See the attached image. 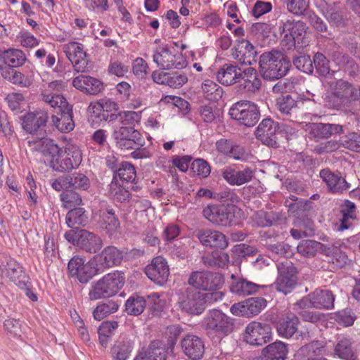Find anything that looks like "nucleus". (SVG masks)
Here are the masks:
<instances>
[{
    "instance_id": "29",
    "label": "nucleus",
    "mask_w": 360,
    "mask_h": 360,
    "mask_svg": "<svg viewBox=\"0 0 360 360\" xmlns=\"http://www.w3.org/2000/svg\"><path fill=\"white\" fill-rule=\"evenodd\" d=\"M320 177L326 184L328 190L333 193H342L349 190L350 185L339 173H334L329 169L320 172Z\"/></svg>"
},
{
    "instance_id": "54",
    "label": "nucleus",
    "mask_w": 360,
    "mask_h": 360,
    "mask_svg": "<svg viewBox=\"0 0 360 360\" xmlns=\"http://www.w3.org/2000/svg\"><path fill=\"white\" fill-rule=\"evenodd\" d=\"M292 63L297 69L304 73L311 74L314 71L313 60L308 55L294 56Z\"/></svg>"
},
{
    "instance_id": "27",
    "label": "nucleus",
    "mask_w": 360,
    "mask_h": 360,
    "mask_svg": "<svg viewBox=\"0 0 360 360\" xmlns=\"http://www.w3.org/2000/svg\"><path fill=\"white\" fill-rule=\"evenodd\" d=\"M231 283L230 284V291L238 296H248L259 292V289L264 288L263 285L256 284L243 277H238L234 274L231 276Z\"/></svg>"
},
{
    "instance_id": "45",
    "label": "nucleus",
    "mask_w": 360,
    "mask_h": 360,
    "mask_svg": "<svg viewBox=\"0 0 360 360\" xmlns=\"http://www.w3.org/2000/svg\"><path fill=\"white\" fill-rule=\"evenodd\" d=\"M329 63V60L323 53L317 52L314 54L313 65L314 64L316 72L321 76L331 78L335 74V72L330 70Z\"/></svg>"
},
{
    "instance_id": "24",
    "label": "nucleus",
    "mask_w": 360,
    "mask_h": 360,
    "mask_svg": "<svg viewBox=\"0 0 360 360\" xmlns=\"http://www.w3.org/2000/svg\"><path fill=\"white\" fill-rule=\"evenodd\" d=\"M183 353L191 360L201 359L205 353V344L198 336L188 334L181 340Z\"/></svg>"
},
{
    "instance_id": "4",
    "label": "nucleus",
    "mask_w": 360,
    "mask_h": 360,
    "mask_svg": "<svg viewBox=\"0 0 360 360\" xmlns=\"http://www.w3.org/2000/svg\"><path fill=\"white\" fill-rule=\"evenodd\" d=\"M331 92L328 96V104L334 109L339 110L359 99L357 90L348 82L337 79L327 82Z\"/></svg>"
},
{
    "instance_id": "48",
    "label": "nucleus",
    "mask_w": 360,
    "mask_h": 360,
    "mask_svg": "<svg viewBox=\"0 0 360 360\" xmlns=\"http://www.w3.org/2000/svg\"><path fill=\"white\" fill-rule=\"evenodd\" d=\"M335 354L345 360H355L356 356L352 348L349 340L344 338L340 340L335 348Z\"/></svg>"
},
{
    "instance_id": "13",
    "label": "nucleus",
    "mask_w": 360,
    "mask_h": 360,
    "mask_svg": "<svg viewBox=\"0 0 360 360\" xmlns=\"http://www.w3.org/2000/svg\"><path fill=\"white\" fill-rule=\"evenodd\" d=\"M188 283L197 290H214L219 289L223 285L224 280L219 274L208 271H195L191 274Z\"/></svg>"
},
{
    "instance_id": "51",
    "label": "nucleus",
    "mask_w": 360,
    "mask_h": 360,
    "mask_svg": "<svg viewBox=\"0 0 360 360\" xmlns=\"http://www.w3.org/2000/svg\"><path fill=\"white\" fill-rule=\"evenodd\" d=\"M101 270L98 266H94V262H89L79 269L78 274L75 276L82 283H88L98 271Z\"/></svg>"
},
{
    "instance_id": "40",
    "label": "nucleus",
    "mask_w": 360,
    "mask_h": 360,
    "mask_svg": "<svg viewBox=\"0 0 360 360\" xmlns=\"http://www.w3.org/2000/svg\"><path fill=\"white\" fill-rule=\"evenodd\" d=\"M323 254L327 256L328 262H332L337 268H342L347 264V256L337 246L326 245Z\"/></svg>"
},
{
    "instance_id": "19",
    "label": "nucleus",
    "mask_w": 360,
    "mask_h": 360,
    "mask_svg": "<svg viewBox=\"0 0 360 360\" xmlns=\"http://www.w3.org/2000/svg\"><path fill=\"white\" fill-rule=\"evenodd\" d=\"M279 124L270 118L264 119L258 125L255 132L257 139L264 144L273 147H278L276 134L279 130Z\"/></svg>"
},
{
    "instance_id": "34",
    "label": "nucleus",
    "mask_w": 360,
    "mask_h": 360,
    "mask_svg": "<svg viewBox=\"0 0 360 360\" xmlns=\"http://www.w3.org/2000/svg\"><path fill=\"white\" fill-rule=\"evenodd\" d=\"M134 342L128 337H120L111 347L112 360H127L132 352Z\"/></svg>"
},
{
    "instance_id": "1",
    "label": "nucleus",
    "mask_w": 360,
    "mask_h": 360,
    "mask_svg": "<svg viewBox=\"0 0 360 360\" xmlns=\"http://www.w3.org/2000/svg\"><path fill=\"white\" fill-rule=\"evenodd\" d=\"M259 73L265 80H276L285 76L291 67L290 59L278 51L263 53L259 57Z\"/></svg>"
},
{
    "instance_id": "6",
    "label": "nucleus",
    "mask_w": 360,
    "mask_h": 360,
    "mask_svg": "<svg viewBox=\"0 0 360 360\" xmlns=\"http://www.w3.org/2000/svg\"><path fill=\"white\" fill-rule=\"evenodd\" d=\"M2 274H5L11 282L20 289L25 291V295L32 301L37 300V296L30 290L31 283L28 276L25 273L22 266L14 259L7 258L6 264L1 265Z\"/></svg>"
},
{
    "instance_id": "61",
    "label": "nucleus",
    "mask_w": 360,
    "mask_h": 360,
    "mask_svg": "<svg viewBox=\"0 0 360 360\" xmlns=\"http://www.w3.org/2000/svg\"><path fill=\"white\" fill-rule=\"evenodd\" d=\"M192 169L202 178L207 177L211 172V167L209 163L203 159H196L192 162Z\"/></svg>"
},
{
    "instance_id": "21",
    "label": "nucleus",
    "mask_w": 360,
    "mask_h": 360,
    "mask_svg": "<svg viewBox=\"0 0 360 360\" xmlns=\"http://www.w3.org/2000/svg\"><path fill=\"white\" fill-rule=\"evenodd\" d=\"M266 304V300L262 297H251L234 304L230 310L236 316H252L260 313Z\"/></svg>"
},
{
    "instance_id": "52",
    "label": "nucleus",
    "mask_w": 360,
    "mask_h": 360,
    "mask_svg": "<svg viewBox=\"0 0 360 360\" xmlns=\"http://www.w3.org/2000/svg\"><path fill=\"white\" fill-rule=\"evenodd\" d=\"M323 14L330 23L337 26L344 23L343 13L335 4L327 5Z\"/></svg>"
},
{
    "instance_id": "15",
    "label": "nucleus",
    "mask_w": 360,
    "mask_h": 360,
    "mask_svg": "<svg viewBox=\"0 0 360 360\" xmlns=\"http://www.w3.org/2000/svg\"><path fill=\"white\" fill-rule=\"evenodd\" d=\"M302 101L297 100L291 95H282L276 99V107L284 120L296 122L302 115L303 105Z\"/></svg>"
},
{
    "instance_id": "33",
    "label": "nucleus",
    "mask_w": 360,
    "mask_h": 360,
    "mask_svg": "<svg viewBox=\"0 0 360 360\" xmlns=\"http://www.w3.org/2000/svg\"><path fill=\"white\" fill-rule=\"evenodd\" d=\"M45 132H41L40 136H37V140H29L28 144L30 146H33L35 150L45 155H51L53 159L62 148H59L53 140L45 138Z\"/></svg>"
},
{
    "instance_id": "30",
    "label": "nucleus",
    "mask_w": 360,
    "mask_h": 360,
    "mask_svg": "<svg viewBox=\"0 0 360 360\" xmlns=\"http://www.w3.org/2000/svg\"><path fill=\"white\" fill-rule=\"evenodd\" d=\"M253 175V170L250 167H246L243 170H236L231 167H226L221 172L222 177L232 186H240L248 183L251 181Z\"/></svg>"
},
{
    "instance_id": "26",
    "label": "nucleus",
    "mask_w": 360,
    "mask_h": 360,
    "mask_svg": "<svg viewBox=\"0 0 360 360\" xmlns=\"http://www.w3.org/2000/svg\"><path fill=\"white\" fill-rule=\"evenodd\" d=\"M123 252L115 246H107L95 257L96 266L104 270L121 264Z\"/></svg>"
},
{
    "instance_id": "16",
    "label": "nucleus",
    "mask_w": 360,
    "mask_h": 360,
    "mask_svg": "<svg viewBox=\"0 0 360 360\" xmlns=\"http://www.w3.org/2000/svg\"><path fill=\"white\" fill-rule=\"evenodd\" d=\"M271 337V328L269 324L252 321L246 328L245 341L252 345H262L266 343Z\"/></svg>"
},
{
    "instance_id": "62",
    "label": "nucleus",
    "mask_w": 360,
    "mask_h": 360,
    "mask_svg": "<svg viewBox=\"0 0 360 360\" xmlns=\"http://www.w3.org/2000/svg\"><path fill=\"white\" fill-rule=\"evenodd\" d=\"M6 101L13 111H20L24 104L25 97L20 93H11L6 96Z\"/></svg>"
},
{
    "instance_id": "50",
    "label": "nucleus",
    "mask_w": 360,
    "mask_h": 360,
    "mask_svg": "<svg viewBox=\"0 0 360 360\" xmlns=\"http://www.w3.org/2000/svg\"><path fill=\"white\" fill-rule=\"evenodd\" d=\"M146 307V301L142 297H130L126 302V311L133 316L141 314Z\"/></svg>"
},
{
    "instance_id": "42",
    "label": "nucleus",
    "mask_w": 360,
    "mask_h": 360,
    "mask_svg": "<svg viewBox=\"0 0 360 360\" xmlns=\"http://www.w3.org/2000/svg\"><path fill=\"white\" fill-rule=\"evenodd\" d=\"M267 360H285L288 353L287 346L282 342L269 345L264 349Z\"/></svg>"
},
{
    "instance_id": "35",
    "label": "nucleus",
    "mask_w": 360,
    "mask_h": 360,
    "mask_svg": "<svg viewBox=\"0 0 360 360\" xmlns=\"http://www.w3.org/2000/svg\"><path fill=\"white\" fill-rule=\"evenodd\" d=\"M241 68L231 64H224L217 72V81L223 85L229 86L239 82Z\"/></svg>"
},
{
    "instance_id": "11",
    "label": "nucleus",
    "mask_w": 360,
    "mask_h": 360,
    "mask_svg": "<svg viewBox=\"0 0 360 360\" xmlns=\"http://www.w3.org/2000/svg\"><path fill=\"white\" fill-rule=\"evenodd\" d=\"M203 292L192 287L183 289L179 295V305L181 309L193 315L201 314L205 309Z\"/></svg>"
},
{
    "instance_id": "53",
    "label": "nucleus",
    "mask_w": 360,
    "mask_h": 360,
    "mask_svg": "<svg viewBox=\"0 0 360 360\" xmlns=\"http://www.w3.org/2000/svg\"><path fill=\"white\" fill-rule=\"evenodd\" d=\"M118 309L117 303L110 301L108 303L98 304L94 310L93 315L95 319L101 321L108 315L115 312Z\"/></svg>"
},
{
    "instance_id": "5",
    "label": "nucleus",
    "mask_w": 360,
    "mask_h": 360,
    "mask_svg": "<svg viewBox=\"0 0 360 360\" xmlns=\"http://www.w3.org/2000/svg\"><path fill=\"white\" fill-rule=\"evenodd\" d=\"M124 277L120 271H114L105 275L92 286L89 295L91 300L106 298L116 295L123 287Z\"/></svg>"
},
{
    "instance_id": "56",
    "label": "nucleus",
    "mask_w": 360,
    "mask_h": 360,
    "mask_svg": "<svg viewBox=\"0 0 360 360\" xmlns=\"http://www.w3.org/2000/svg\"><path fill=\"white\" fill-rule=\"evenodd\" d=\"M340 141L344 148L360 153V134L349 133L342 137Z\"/></svg>"
},
{
    "instance_id": "17",
    "label": "nucleus",
    "mask_w": 360,
    "mask_h": 360,
    "mask_svg": "<svg viewBox=\"0 0 360 360\" xmlns=\"http://www.w3.org/2000/svg\"><path fill=\"white\" fill-rule=\"evenodd\" d=\"M63 50L77 72H85L88 69L86 53L82 44L71 41L63 46Z\"/></svg>"
},
{
    "instance_id": "8",
    "label": "nucleus",
    "mask_w": 360,
    "mask_h": 360,
    "mask_svg": "<svg viewBox=\"0 0 360 360\" xmlns=\"http://www.w3.org/2000/svg\"><path fill=\"white\" fill-rule=\"evenodd\" d=\"M240 209L232 204L226 205H208L202 210L205 219L214 224L229 226L235 221Z\"/></svg>"
},
{
    "instance_id": "23",
    "label": "nucleus",
    "mask_w": 360,
    "mask_h": 360,
    "mask_svg": "<svg viewBox=\"0 0 360 360\" xmlns=\"http://www.w3.org/2000/svg\"><path fill=\"white\" fill-rule=\"evenodd\" d=\"M195 236L201 244L206 247L225 249L229 243L226 236L220 231L210 229H202L195 232Z\"/></svg>"
},
{
    "instance_id": "12",
    "label": "nucleus",
    "mask_w": 360,
    "mask_h": 360,
    "mask_svg": "<svg viewBox=\"0 0 360 360\" xmlns=\"http://www.w3.org/2000/svg\"><path fill=\"white\" fill-rule=\"evenodd\" d=\"M277 268L278 276L274 283L275 289L285 295L289 294L297 285V268L288 262H281Z\"/></svg>"
},
{
    "instance_id": "41",
    "label": "nucleus",
    "mask_w": 360,
    "mask_h": 360,
    "mask_svg": "<svg viewBox=\"0 0 360 360\" xmlns=\"http://www.w3.org/2000/svg\"><path fill=\"white\" fill-rule=\"evenodd\" d=\"M326 247L321 243L313 240H303L297 247L298 253L306 257H312L320 251L323 254V250Z\"/></svg>"
},
{
    "instance_id": "63",
    "label": "nucleus",
    "mask_w": 360,
    "mask_h": 360,
    "mask_svg": "<svg viewBox=\"0 0 360 360\" xmlns=\"http://www.w3.org/2000/svg\"><path fill=\"white\" fill-rule=\"evenodd\" d=\"M110 195L115 200L119 202H124L130 198V193L122 186H117L116 183L112 181L110 184Z\"/></svg>"
},
{
    "instance_id": "14",
    "label": "nucleus",
    "mask_w": 360,
    "mask_h": 360,
    "mask_svg": "<svg viewBox=\"0 0 360 360\" xmlns=\"http://www.w3.org/2000/svg\"><path fill=\"white\" fill-rule=\"evenodd\" d=\"M153 61L162 70L182 69L187 65L180 53H173L167 48L157 49L153 56Z\"/></svg>"
},
{
    "instance_id": "20",
    "label": "nucleus",
    "mask_w": 360,
    "mask_h": 360,
    "mask_svg": "<svg viewBox=\"0 0 360 360\" xmlns=\"http://www.w3.org/2000/svg\"><path fill=\"white\" fill-rule=\"evenodd\" d=\"M146 274L155 283L163 285L169 275V269L167 260L162 257L153 258L145 269Z\"/></svg>"
},
{
    "instance_id": "64",
    "label": "nucleus",
    "mask_w": 360,
    "mask_h": 360,
    "mask_svg": "<svg viewBox=\"0 0 360 360\" xmlns=\"http://www.w3.org/2000/svg\"><path fill=\"white\" fill-rule=\"evenodd\" d=\"M4 328L11 337H20L21 335V324L18 320L14 319H6L4 323Z\"/></svg>"
},
{
    "instance_id": "39",
    "label": "nucleus",
    "mask_w": 360,
    "mask_h": 360,
    "mask_svg": "<svg viewBox=\"0 0 360 360\" xmlns=\"http://www.w3.org/2000/svg\"><path fill=\"white\" fill-rule=\"evenodd\" d=\"M298 318L292 314L281 319L277 324V331L279 335L289 338H291L297 330Z\"/></svg>"
},
{
    "instance_id": "25",
    "label": "nucleus",
    "mask_w": 360,
    "mask_h": 360,
    "mask_svg": "<svg viewBox=\"0 0 360 360\" xmlns=\"http://www.w3.org/2000/svg\"><path fill=\"white\" fill-rule=\"evenodd\" d=\"M49 115L44 110H39L27 113L22 118V128L27 132L40 136L41 132H45L41 129L46 126Z\"/></svg>"
},
{
    "instance_id": "37",
    "label": "nucleus",
    "mask_w": 360,
    "mask_h": 360,
    "mask_svg": "<svg viewBox=\"0 0 360 360\" xmlns=\"http://www.w3.org/2000/svg\"><path fill=\"white\" fill-rule=\"evenodd\" d=\"M0 60L6 65L5 67H10L14 69L22 65L26 60V57L21 50L9 49L0 51Z\"/></svg>"
},
{
    "instance_id": "44",
    "label": "nucleus",
    "mask_w": 360,
    "mask_h": 360,
    "mask_svg": "<svg viewBox=\"0 0 360 360\" xmlns=\"http://www.w3.org/2000/svg\"><path fill=\"white\" fill-rule=\"evenodd\" d=\"M136 176V172L134 166L128 162H122L114 173V179L119 177L122 182H134Z\"/></svg>"
},
{
    "instance_id": "57",
    "label": "nucleus",
    "mask_w": 360,
    "mask_h": 360,
    "mask_svg": "<svg viewBox=\"0 0 360 360\" xmlns=\"http://www.w3.org/2000/svg\"><path fill=\"white\" fill-rule=\"evenodd\" d=\"M325 351V343L322 341H312L300 349L301 354L307 356H319Z\"/></svg>"
},
{
    "instance_id": "55",
    "label": "nucleus",
    "mask_w": 360,
    "mask_h": 360,
    "mask_svg": "<svg viewBox=\"0 0 360 360\" xmlns=\"http://www.w3.org/2000/svg\"><path fill=\"white\" fill-rule=\"evenodd\" d=\"M307 32L306 24L300 20L292 21L290 26V32L289 36V44L290 46H294L295 39L303 37Z\"/></svg>"
},
{
    "instance_id": "18",
    "label": "nucleus",
    "mask_w": 360,
    "mask_h": 360,
    "mask_svg": "<svg viewBox=\"0 0 360 360\" xmlns=\"http://www.w3.org/2000/svg\"><path fill=\"white\" fill-rule=\"evenodd\" d=\"M113 138L116 145L121 149H131L134 145L142 146V138L139 131L133 127H119L115 129Z\"/></svg>"
},
{
    "instance_id": "58",
    "label": "nucleus",
    "mask_w": 360,
    "mask_h": 360,
    "mask_svg": "<svg viewBox=\"0 0 360 360\" xmlns=\"http://www.w3.org/2000/svg\"><path fill=\"white\" fill-rule=\"evenodd\" d=\"M114 117L115 115L112 114L110 115V120H112ZM115 118L118 119L119 122L122 125V127H131L138 121L139 116L134 111H124L120 112L115 115Z\"/></svg>"
},
{
    "instance_id": "49",
    "label": "nucleus",
    "mask_w": 360,
    "mask_h": 360,
    "mask_svg": "<svg viewBox=\"0 0 360 360\" xmlns=\"http://www.w3.org/2000/svg\"><path fill=\"white\" fill-rule=\"evenodd\" d=\"M118 323L117 321H106L102 323L98 328V338L101 345L106 347L108 342V338L111 337L115 329H117Z\"/></svg>"
},
{
    "instance_id": "7",
    "label": "nucleus",
    "mask_w": 360,
    "mask_h": 360,
    "mask_svg": "<svg viewBox=\"0 0 360 360\" xmlns=\"http://www.w3.org/2000/svg\"><path fill=\"white\" fill-rule=\"evenodd\" d=\"M231 117L247 127L255 126L260 118L259 107L253 102L243 100L234 103L229 110Z\"/></svg>"
},
{
    "instance_id": "60",
    "label": "nucleus",
    "mask_w": 360,
    "mask_h": 360,
    "mask_svg": "<svg viewBox=\"0 0 360 360\" xmlns=\"http://www.w3.org/2000/svg\"><path fill=\"white\" fill-rule=\"evenodd\" d=\"M309 0H288L287 8L296 15H303L308 8Z\"/></svg>"
},
{
    "instance_id": "32",
    "label": "nucleus",
    "mask_w": 360,
    "mask_h": 360,
    "mask_svg": "<svg viewBox=\"0 0 360 360\" xmlns=\"http://www.w3.org/2000/svg\"><path fill=\"white\" fill-rule=\"evenodd\" d=\"M72 85L81 91L91 95H96L103 89V84L100 80L84 75L75 77Z\"/></svg>"
},
{
    "instance_id": "9",
    "label": "nucleus",
    "mask_w": 360,
    "mask_h": 360,
    "mask_svg": "<svg viewBox=\"0 0 360 360\" xmlns=\"http://www.w3.org/2000/svg\"><path fill=\"white\" fill-rule=\"evenodd\" d=\"M82 160V153L79 147L69 143L59 151L51 163L53 169L57 172H69L78 167Z\"/></svg>"
},
{
    "instance_id": "31",
    "label": "nucleus",
    "mask_w": 360,
    "mask_h": 360,
    "mask_svg": "<svg viewBox=\"0 0 360 360\" xmlns=\"http://www.w3.org/2000/svg\"><path fill=\"white\" fill-rule=\"evenodd\" d=\"M232 56L242 65H251L257 62V51L253 45L246 40H243L238 44Z\"/></svg>"
},
{
    "instance_id": "22",
    "label": "nucleus",
    "mask_w": 360,
    "mask_h": 360,
    "mask_svg": "<svg viewBox=\"0 0 360 360\" xmlns=\"http://www.w3.org/2000/svg\"><path fill=\"white\" fill-rule=\"evenodd\" d=\"M309 139L319 141L333 135L344 132L343 126L339 124L310 123L307 125Z\"/></svg>"
},
{
    "instance_id": "46",
    "label": "nucleus",
    "mask_w": 360,
    "mask_h": 360,
    "mask_svg": "<svg viewBox=\"0 0 360 360\" xmlns=\"http://www.w3.org/2000/svg\"><path fill=\"white\" fill-rule=\"evenodd\" d=\"M88 221V217L84 208L72 209L66 215V223L69 227L75 226H84Z\"/></svg>"
},
{
    "instance_id": "59",
    "label": "nucleus",
    "mask_w": 360,
    "mask_h": 360,
    "mask_svg": "<svg viewBox=\"0 0 360 360\" xmlns=\"http://www.w3.org/2000/svg\"><path fill=\"white\" fill-rule=\"evenodd\" d=\"M73 190L65 191L60 195L61 200L67 208L79 205L82 202L80 195Z\"/></svg>"
},
{
    "instance_id": "28",
    "label": "nucleus",
    "mask_w": 360,
    "mask_h": 360,
    "mask_svg": "<svg viewBox=\"0 0 360 360\" xmlns=\"http://www.w3.org/2000/svg\"><path fill=\"white\" fill-rule=\"evenodd\" d=\"M239 80L243 82L239 85L240 90L245 92L254 93L262 86V80L257 70L252 67H248L240 70Z\"/></svg>"
},
{
    "instance_id": "3",
    "label": "nucleus",
    "mask_w": 360,
    "mask_h": 360,
    "mask_svg": "<svg viewBox=\"0 0 360 360\" xmlns=\"http://www.w3.org/2000/svg\"><path fill=\"white\" fill-rule=\"evenodd\" d=\"M205 329L215 342H220L234 330L233 320L217 309L208 312L203 320Z\"/></svg>"
},
{
    "instance_id": "36",
    "label": "nucleus",
    "mask_w": 360,
    "mask_h": 360,
    "mask_svg": "<svg viewBox=\"0 0 360 360\" xmlns=\"http://www.w3.org/2000/svg\"><path fill=\"white\" fill-rule=\"evenodd\" d=\"M313 307L329 309L333 307L335 296L329 290L316 289L310 294Z\"/></svg>"
},
{
    "instance_id": "47",
    "label": "nucleus",
    "mask_w": 360,
    "mask_h": 360,
    "mask_svg": "<svg viewBox=\"0 0 360 360\" xmlns=\"http://www.w3.org/2000/svg\"><path fill=\"white\" fill-rule=\"evenodd\" d=\"M101 217V226L108 234L112 235L119 230L120 227V221L118 218L115 217V212L112 209L103 212Z\"/></svg>"
},
{
    "instance_id": "38",
    "label": "nucleus",
    "mask_w": 360,
    "mask_h": 360,
    "mask_svg": "<svg viewBox=\"0 0 360 360\" xmlns=\"http://www.w3.org/2000/svg\"><path fill=\"white\" fill-rule=\"evenodd\" d=\"M1 76L10 82L22 87L30 86L32 79L29 76L25 75L10 67H0Z\"/></svg>"
},
{
    "instance_id": "2",
    "label": "nucleus",
    "mask_w": 360,
    "mask_h": 360,
    "mask_svg": "<svg viewBox=\"0 0 360 360\" xmlns=\"http://www.w3.org/2000/svg\"><path fill=\"white\" fill-rule=\"evenodd\" d=\"M43 100L51 107L58 108L56 115L51 116L53 124L62 133H68L75 128L72 107L60 94H43Z\"/></svg>"
},
{
    "instance_id": "43",
    "label": "nucleus",
    "mask_w": 360,
    "mask_h": 360,
    "mask_svg": "<svg viewBox=\"0 0 360 360\" xmlns=\"http://www.w3.org/2000/svg\"><path fill=\"white\" fill-rule=\"evenodd\" d=\"M202 90L205 97L211 101H217L223 96V89L210 79H206L202 82Z\"/></svg>"
},
{
    "instance_id": "10",
    "label": "nucleus",
    "mask_w": 360,
    "mask_h": 360,
    "mask_svg": "<svg viewBox=\"0 0 360 360\" xmlns=\"http://www.w3.org/2000/svg\"><path fill=\"white\" fill-rule=\"evenodd\" d=\"M65 237L68 242L90 253H96L103 245L99 236L85 229L70 230Z\"/></svg>"
}]
</instances>
